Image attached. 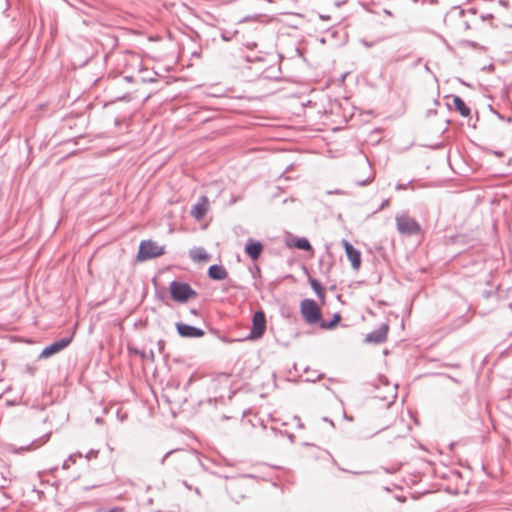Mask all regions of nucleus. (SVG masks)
<instances>
[{
  "instance_id": "nucleus-1",
  "label": "nucleus",
  "mask_w": 512,
  "mask_h": 512,
  "mask_svg": "<svg viewBox=\"0 0 512 512\" xmlns=\"http://www.w3.org/2000/svg\"><path fill=\"white\" fill-rule=\"evenodd\" d=\"M165 253V247L158 245L152 240H144L139 245L137 254L138 261H146L148 259L157 258Z\"/></svg>"
},
{
  "instance_id": "nucleus-2",
  "label": "nucleus",
  "mask_w": 512,
  "mask_h": 512,
  "mask_svg": "<svg viewBox=\"0 0 512 512\" xmlns=\"http://www.w3.org/2000/svg\"><path fill=\"white\" fill-rule=\"evenodd\" d=\"M300 312L308 324H316L321 320V309L312 299H305L300 304Z\"/></svg>"
},
{
  "instance_id": "nucleus-3",
  "label": "nucleus",
  "mask_w": 512,
  "mask_h": 512,
  "mask_svg": "<svg viewBox=\"0 0 512 512\" xmlns=\"http://www.w3.org/2000/svg\"><path fill=\"white\" fill-rule=\"evenodd\" d=\"M169 291L172 299L181 303L186 302L191 298H195L197 295L189 284L178 281L171 282Z\"/></svg>"
},
{
  "instance_id": "nucleus-4",
  "label": "nucleus",
  "mask_w": 512,
  "mask_h": 512,
  "mask_svg": "<svg viewBox=\"0 0 512 512\" xmlns=\"http://www.w3.org/2000/svg\"><path fill=\"white\" fill-rule=\"evenodd\" d=\"M396 224L398 231L403 235H415L421 231L418 222L407 215L397 217Z\"/></svg>"
},
{
  "instance_id": "nucleus-5",
  "label": "nucleus",
  "mask_w": 512,
  "mask_h": 512,
  "mask_svg": "<svg viewBox=\"0 0 512 512\" xmlns=\"http://www.w3.org/2000/svg\"><path fill=\"white\" fill-rule=\"evenodd\" d=\"M266 330V317L263 311H257L253 315L252 329L249 338L252 340L259 339Z\"/></svg>"
},
{
  "instance_id": "nucleus-6",
  "label": "nucleus",
  "mask_w": 512,
  "mask_h": 512,
  "mask_svg": "<svg viewBox=\"0 0 512 512\" xmlns=\"http://www.w3.org/2000/svg\"><path fill=\"white\" fill-rule=\"evenodd\" d=\"M72 341V336L71 337H68V338H63L59 341H56L54 343H52L51 345L45 347L41 354H40V357L41 358H49L51 357L52 355L60 352L61 350H63L64 348H66L70 342Z\"/></svg>"
},
{
  "instance_id": "nucleus-7",
  "label": "nucleus",
  "mask_w": 512,
  "mask_h": 512,
  "mask_svg": "<svg viewBox=\"0 0 512 512\" xmlns=\"http://www.w3.org/2000/svg\"><path fill=\"white\" fill-rule=\"evenodd\" d=\"M343 247L345 249L347 258L351 262V266L353 269L358 270L361 266V253L358 249L353 247L347 240L342 241Z\"/></svg>"
},
{
  "instance_id": "nucleus-8",
  "label": "nucleus",
  "mask_w": 512,
  "mask_h": 512,
  "mask_svg": "<svg viewBox=\"0 0 512 512\" xmlns=\"http://www.w3.org/2000/svg\"><path fill=\"white\" fill-rule=\"evenodd\" d=\"M176 328H177L178 333L182 337L199 338L204 335V332L201 329H198L196 327H193V326H190L187 324L177 323Z\"/></svg>"
},
{
  "instance_id": "nucleus-9",
  "label": "nucleus",
  "mask_w": 512,
  "mask_h": 512,
  "mask_svg": "<svg viewBox=\"0 0 512 512\" xmlns=\"http://www.w3.org/2000/svg\"><path fill=\"white\" fill-rule=\"evenodd\" d=\"M209 209V201L207 197L203 196L200 198L197 204H195L191 210V214L197 220L202 219Z\"/></svg>"
},
{
  "instance_id": "nucleus-10",
  "label": "nucleus",
  "mask_w": 512,
  "mask_h": 512,
  "mask_svg": "<svg viewBox=\"0 0 512 512\" xmlns=\"http://www.w3.org/2000/svg\"><path fill=\"white\" fill-rule=\"evenodd\" d=\"M388 325L384 324L381 327H379L377 330L369 333L366 336V341L370 343H382L387 338L388 333Z\"/></svg>"
},
{
  "instance_id": "nucleus-11",
  "label": "nucleus",
  "mask_w": 512,
  "mask_h": 512,
  "mask_svg": "<svg viewBox=\"0 0 512 512\" xmlns=\"http://www.w3.org/2000/svg\"><path fill=\"white\" fill-rule=\"evenodd\" d=\"M263 246L260 242L249 240L246 245L245 251L252 260H257L261 255Z\"/></svg>"
},
{
  "instance_id": "nucleus-12",
  "label": "nucleus",
  "mask_w": 512,
  "mask_h": 512,
  "mask_svg": "<svg viewBox=\"0 0 512 512\" xmlns=\"http://www.w3.org/2000/svg\"><path fill=\"white\" fill-rule=\"evenodd\" d=\"M208 275L213 280H224L228 277V272L221 265H212L208 269Z\"/></svg>"
},
{
  "instance_id": "nucleus-13",
  "label": "nucleus",
  "mask_w": 512,
  "mask_h": 512,
  "mask_svg": "<svg viewBox=\"0 0 512 512\" xmlns=\"http://www.w3.org/2000/svg\"><path fill=\"white\" fill-rule=\"evenodd\" d=\"M189 255L194 262L198 263H204L210 259V255L204 248H194L190 250Z\"/></svg>"
},
{
  "instance_id": "nucleus-14",
  "label": "nucleus",
  "mask_w": 512,
  "mask_h": 512,
  "mask_svg": "<svg viewBox=\"0 0 512 512\" xmlns=\"http://www.w3.org/2000/svg\"><path fill=\"white\" fill-rule=\"evenodd\" d=\"M452 102L455 110H457L462 116L467 117L470 115V109L459 96H454Z\"/></svg>"
},
{
  "instance_id": "nucleus-15",
  "label": "nucleus",
  "mask_w": 512,
  "mask_h": 512,
  "mask_svg": "<svg viewBox=\"0 0 512 512\" xmlns=\"http://www.w3.org/2000/svg\"><path fill=\"white\" fill-rule=\"evenodd\" d=\"M287 245L300 250L313 251L310 242L306 238H296L288 242Z\"/></svg>"
},
{
  "instance_id": "nucleus-16",
  "label": "nucleus",
  "mask_w": 512,
  "mask_h": 512,
  "mask_svg": "<svg viewBox=\"0 0 512 512\" xmlns=\"http://www.w3.org/2000/svg\"><path fill=\"white\" fill-rule=\"evenodd\" d=\"M310 282V285H311V288L316 292V294L321 298L323 299L325 297V290L324 288L322 287V285L320 284L319 281H317L316 279H313L311 278L309 280Z\"/></svg>"
},
{
  "instance_id": "nucleus-17",
  "label": "nucleus",
  "mask_w": 512,
  "mask_h": 512,
  "mask_svg": "<svg viewBox=\"0 0 512 512\" xmlns=\"http://www.w3.org/2000/svg\"><path fill=\"white\" fill-rule=\"evenodd\" d=\"M340 320H341V315L339 313H335L333 316V320L331 322L322 321L320 323V326L323 329H333L334 327L337 326V324L340 322Z\"/></svg>"
},
{
  "instance_id": "nucleus-18",
  "label": "nucleus",
  "mask_w": 512,
  "mask_h": 512,
  "mask_svg": "<svg viewBox=\"0 0 512 512\" xmlns=\"http://www.w3.org/2000/svg\"><path fill=\"white\" fill-rule=\"evenodd\" d=\"M102 512H126L124 508H121V507H116V508H113V509H109V510H104Z\"/></svg>"
}]
</instances>
